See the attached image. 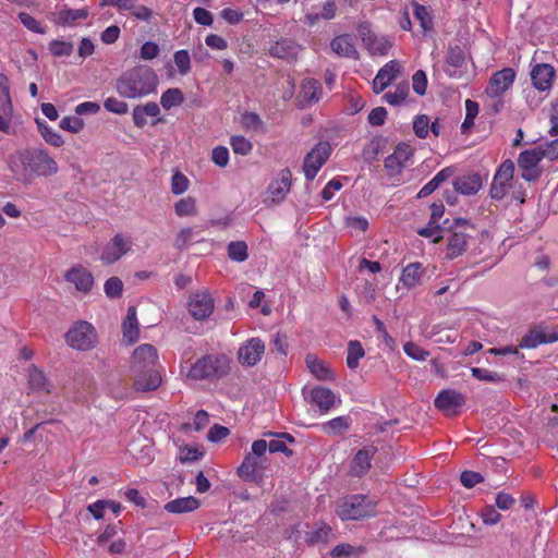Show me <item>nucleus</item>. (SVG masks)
Returning <instances> with one entry per match:
<instances>
[{"mask_svg": "<svg viewBox=\"0 0 558 558\" xmlns=\"http://www.w3.org/2000/svg\"><path fill=\"white\" fill-rule=\"evenodd\" d=\"M8 168L13 178L24 184H31L40 177H52L59 171L58 162L41 146L15 150L8 157Z\"/></svg>", "mask_w": 558, "mask_h": 558, "instance_id": "f257e3e1", "label": "nucleus"}, {"mask_svg": "<svg viewBox=\"0 0 558 558\" xmlns=\"http://www.w3.org/2000/svg\"><path fill=\"white\" fill-rule=\"evenodd\" d=\"M131 372L136 391H153L161 385V365L157 349L153 344L143 343L133 351Z\"/></svg>", "mask_w": 558, "mask_h": 558, "instance_id": "f03ea898", "label": "nucleus"}, {"mask_svg": "<svg viewBox=\"0 0 558 558\" xmlns=\"http://www.w3.org/2000/svg\"><path fill=\"white\" fill-rule=\"evenodd\" d=\"M158 76L147 65H137L123 72L117 80L116 89L124 98H142L156 92Z\"/></svg>", "mask_w": 558, "mask_h": 558, "instance_id": "7ed1b4c3", "label": "nucleus"}, {"mask_svg": "<svg viewBox=\"0 0 558 558\" xmlns=\"http://www.w3.org/2000/svg\"><path fill=\"white\" fill-rule=\"evenodd\" d=\"M229 372V360L223 354H207L190 366H181V374L192 381L219 379Z\"/></svg>", "mask_w": 558, "mask_h": 558, "instance_id": "20e7f679", "label": "nucleus"}, {"mask_svg": "<svg viewBox=\"0 0 558 558\" xmlns=\"http://www.w3.org/2000/svg\"><path fill=\"white\" fill-rule=\"evenodd\" d=\"M267 465L266 440L258 439L253 441L251 451L244 457L236 473L245 482L262 483Z\"/></svg>", "mask_w": 558, "mask_h": 558, "instance_id": "39448f33", "label": "nucleus"}, {"mask_svg": "<svg viewBox=\"0 0 558 558\" xmlns=\"http://www.w3.org/2000/svg\"><path fill=\"white\" fill-rule=\"evenodd\" d=\"M337 515L342 520H361L376 513V502L364 495L345 496L337 501Z\"/></svg>", "mask_w": 558, "mask_h": 558, "instance_id": "423d86ee", "label": "nucleus"}, {"mask_svg": "<svg viewBox=\"0 0 558 558\" xmlns=\"http://www.w3.org/2000/svg\"><path fill=\"white\" fill-rule=\"evenodd\" d=\"M357 34L372 56H386L392 47V38L386 35H377L372 29V24L367 21L359 23Z\"/></svg>", "mask_w": 558, "mask_h": 558, "instance_id": "0eeeda50", "label": "nucleus"}, {"mask_svg": "<svg viewBox=\"0 0 558 558\" xmlns=\"http://www.w3.org/2000/svg\"><path fill=\"white\" fill-rule=\"evenodd\" d=\"M65 337L70 347L82 351L94 348L97 341L95 328L87 322L75 323Z\"/></svg>", "mask_w": 558, "mask_h": 558, "instance_id": "6e6552de", "label": "nucleus"}, {"mask_svg": "<svg viewBox=\"0 0 558 558\" xmlns=\"http://www.w3.org/2000/svg\"><path fill=\"white\" fill-rule=\"evenodd\" d=\"M292 186V172L289 168L278 171L266 190V202L272 205L282 203L290 193Z\"/></svg>", "mask_w": 558, "mask_h": 558, "instance_id": "1a4fd4ad", "label": "nucleus"}, {"mask_svg": "<svg viewBox=\"0 0 558 558\" xmlns=\"http://www.w3.org/2000/svg\"><path fill=\"white\" fill-rule=\"evenodd\" d=\"M331 154V146L328 142H319L308 151L304 158L303 171L306 180L312 181L317 175Z\"/></svg>", "mask_w": 558, "mask_h": 558, "instance_id": "9d476101", "label": "nucleus"}, {"mask_svg": "<svg viewBox=\"0 0 558 558\" xmlns=\"http://www.w3.org/2000/svg\"><path fill=\"white\" fill-rule=\"evenodd\" d=\"M514 173V163L507 159L505 160L496 171L492 185H490V197L496 201L502 199L512 187V179Z\"/></svg>", "mask_w": 558, "mask_h": 558, "instance_id": "9b49d317", "label": "nucleus"}, {"mask_svg": "<svg viewBox=\"0 0 558 558\" xmlns=\"http://www.w3.org/2000/svg\"><path fill=\"white\" fill-rule=\"evenodd\" d=\"M133 240L123 233H117L102 248L100 259L104 264H113L132 251Z\"/></svg>", "mask_w": 558, "mask_h": 558, "instance_id": "f8f14e48", "label": "nucleus"}, {"mask_svg": "<svg viewBox=\"0 0 558 558\" xmlns=\"http://www.w3.org/2000/svg\"><path fill=\"white\" fill-rule=\"evenodd\" d=\"M434 404L447 416H454L465 404V397L454 389H444L436 396Z\"/></svg>", "mask_w": 558, "mask_h": 558, "instance_id": "ddd939ff", "label": "nucleus"}, {"mask_svg": "<svg viewBox=\"0 0 558 558\" xmlns=\"http://www.w3.org/2000/svg\"><path fill=\"white\" fill-rule=\"evenodd\" d=\"M214 300L208 291H196L189 298V313L196 320H202L209 317L214 312Z\"/></svg>", "mask_w": 558, "mask_h": 558, "instance_id": "4468645a", "label": "nucleus"}, {"mask_svg": "<svg viewBox=\"0 0 558 558\" xmlns=\"http://www.w3.org/2000/svg\"><path fill=\"white\" fill-rule=\"evenodd\" d=\"M514 78L515 72L511 68L495 72L486 86V95L490 98L501 97L513 85Z\"/></svg>", "mask_w": 558, "mask_h": 558, "instance_id": "2eb2a0df", "label": "nucleus"}, {"mask_svg": "<svg viewBox=\"0 0 558 558\" xmlns=\"http://www.w3.org/2000/svg\"><path fill=\"white\" fill-rule=\"evenodd\" d=\"M265 354V343L259 338L246 340L238 350V361L242 366H255Z\"/></svg>", "mask_w": 558, "mask_h": 558, "instance_id": "dca6fc26", "label": "nucleus"}, {"mask_svg": "<svg viewBox=\"0 0 558 558\" xmlns=\"http://www.w3.org/2000/svg\"><path fill=\"white\" fill-rule=\"evenodd\" d=\"M413 156V148L405 143L397 145L396 149L385 160V168L389 175L395 177L401 173L402 169L409 166Z\"/></svg>", "mask_w": 558, "mask_h": 558, "instance_id": "f3484780", "label": "nucleus"}, {"mask_svg": "<svg viewBox=\"0 0 558 558\" xmlns=\"http://www.w3.org/2000/svg\"><path fill=\"white\" fill-rule=\"evenodd\" d=\"M545 158L542 146L526 149L519 155L518 165L522 169V178L532 181L537 177V166Z\"/></svg>", "mask_w": 558, "mask_h": 558, "instance_id": "a211bd4d", "label": "nucleus"}, {"mask_svg": "<svg viewBox=\"0 0 558 558\" xmlns=\"http://www.w3.org/2000/svg\"><path fill=\"white\" fill-rule=\"evenodd\" d=\"M64 279L73 284L76 291L87 294L94 287L93 274L82 265H75L64 274Z\"/></svg>", "mask_w": 558, "mask_h": 558, "instance_id": "6ab92c4d", "label": "nucleus"}, {"mask_svg": "<svg viewBox=\"0 0 558 558\" xmlns=\"http://www.w3.org/2000/svg\"><path fill=\"white\" fill-rule=\"evenodd\" d=\"M310 401L315 404L320 414H327L336 403H340V399L326 387L317 386L308 391Z\"/></svg>", "mask_w": 558, "mask_h": 558, "instance_id": "aec40b11", "label": "nucleus"}, {"mask_svg": "<svg viewBox=\"0 0 558 558\" xmlns=\"http://www.w3.org/2000/svg\"><path fill=\"white\" fill-rule=\"evenodd\" d=\"M401 65L398 61L391 60L379 69L375 78L373 80V90L375 94L383 93L391 82L400 73Z\"/></svg>", "mask_w": 558, "mask_h": 558, "instance_id": "412c9836", "label": "nucleus"}, {"mask_svg": "<svg viewBox=\"0 0 558 558\" xmlns=\"http://www.w3.org/2000/svg\"><path fill=\"white\" fill-rule=\"evenodd\" d=\"M330 49L338 57L353 60L359 59V51L355 47L354 38L349 34H342L332 38Z\"/></svg>", "mask_w": 558, "mask_h": 558, "instance_id": "4be33fe9", "label": "nucleus"}, {"mask_svg": "<svg viewBox=\"0 0 558 558\" xmlns=\"http://www.w3.org/2000/svg\"><path fill=\"white\" fill-rule=\"evenodd\" d=\"M465 68L464 51L459 46L449 47L446 56V73L450 77H460Z\"/></svg>", "mask_w": 558, "mask_h": 558, "instance_id": "5701e85b", "label": "nucleus"}, {"mask_svg": "<svg viewBox=\"0 0 558 558\" xmlns=\"http://www.w3.org/2000/svg\"><path fill=\"white\" fill-rule=\"evenodd\" d=\"M376 452L377 448L374 446H365L364 448L360 449L352 460V474L355 476L365 475L371 469V463Z\"/></svg>", "mask_w": 558, "mask_h": 558, "instance_id": "b1692460", "label": "nucleus"}, {"mask_svg": "<svg viewBox=\"0 0 558 558\" xmlns=\"http://www.w3.org/2000/svg\"><path fill=\"white\" fill-rule=\"evenodd\" d=\"M554 77L555 69L547 63L536 64L531 71L533 85L542 92L550 89Z\"/></svg>", "mask_w": 558, "mask_h": 558, "instance_id": "393cba45", "label": "nucleus"}, {"mask_svg": "<svg viewBox=\"0 0 558 558\" xmlns=\"http://www.w3.org/2000/svg\"><path fill=\"white\" fill-rule=\"evenodd\" d=\"M453 189L462 195H474L482 187V179L477 173L457 177L452 181Z\"/></svg>", "mask_w": 558, "mask_h": 558, "instance_id": "a878e982", "label": "nucleus"}, {"mask_svg": "<svg viewBox=\"0 0 558 558\" xmlns=\"http://www.w3.org/2000/svg\"><path fill=\"white\" fill-rule=\"evenodd\" d=\"M301 47L292 39L282 38L276 41L269 49L270 56L284 59L294 60L300 51Z\"/></svg>", "mask_w": 558, "mask_h": 558, "instance_id": "bb28decb", "label": "nucleus"}, {"mask_svg": "<svg viewBox=\"0 0 558 558\" xmlns=\"http://www.w3.org/2000/svg\"><path fill=\"white\" fill-rule=\"evenodd\" d=\"M323 95L320 83L314 78H305L302 82L300 97L303 106H311L317 102Z\"/></svg>", "mask_w": 558, "mask_h": 558, "instance_id": "cd10ccee", "label": "nucleus"}, {"mask_svg": "<svg viewBox=\"0 0 558 558\" xmlns=\"http://www.w3.org/2000/svg\"><path fill=\"white\" fill-rule=\"evenodd\" d=\"M424 275V267L421 263H411L402 270L399 282L407 289L418 286Z\"/></svg>", "mask_w": 558, "mask_h": 558, "instance_id": "c85d7f7f", "label": "nucleus"}, {"mask_svg": "<svg viewBox=\"0 0 558 558\" xmlns=\"http://www.w3.org/2000/svg\"><path fill=\"white\" fill-rule=\"evenodd\" d=\"M333 537L332 529L325 522L314 524L313 529L305 534V542L308 545L326 544Z\"/></svg>", "mask_w": 558, "mask_h": 558, "instance_id": "c756f323", "label": "nucleus"}, {"mask_svg": "<svg viewBox=\"0 0 558 558\" xmlns=\"http://www.w3.org/2000/svg\"><path fill=\"white\" fill-rule=\"evenodd\" d=\"M468 238L464 232H452L447 238L446 258L453 259L460 256L466 250Z\"/></svg>", "mask_w": 558, "mask_h": 558, "instance_id": "7c9ffc66", "label": "nucleus"}, {"mask_svg": "<svg viewBox=\"0 0 558 558\" xmlns=\"http://www.w3.org/2000/svg\"><path fill=\"white\" fill-rule=\"evenodd\" d=\"M305 363L311 374L318 380H333V372L328 365L313 354L305 357Z\"/></svg>", "mask_w": 558, "mask_h": 558, "instance_id": "2f4dec72", "label": "nucleus"}, {"mask_svg": "<svg viewBox=\"0 0 558 558\" xmlns=\"http://www.w3.org/2000/svg\"><path fill=\"white\" fill-rule=\"evenodd\" d=\"M160 113L158 104L150 101L145 105H137L133 108V122L137 128H144L147 124V117L156 118Z\"/></svg>", "mask_w": 558, "mask_h": 558, "instance_id": "473e14b6", "label": "nucleus"}, {"mask_svg": "<svg viewBox=\"0 0 558 558\" xmlns=\"http://www.w3.org/2000/svg\"><path fill=\"white\" fill-rule=\"evenodd\" d=\"M123 339L129 343H134L140 337V328L137 322L136 308L131 306L128 308L126 317L122 324Z\"/></svg>", "mask_w": 558, "mask_h": 558, "instance_id": "72a5a7b5", "label": "nucleus"}, {"mask_svg": "<svg viewBox=\"0 0 558 558\" xmlns=\"http://www.w3.org/2000/svg\"><path fill=\"white\" fill-rule=\"evenodd\" d=\"M88 16V10L82 9H62L60 10L52 22L60 26H72L76 21L84 20Z\"/></svg>", "mask_w": 558, "mask_h": 558, "instance_id": "f704fd0d", "label": "nucleus"}, {"mask_svg": "<svg viewBox=\"0 0 558 558\" xmlns=\"http://www.w3.org/2000/svg\"><path fill=\"white\" fill-rule=\"evenodd\" d=\"M275 436V438L270 439L269 441H266V452H281L287 457H291L293 454V451L289 449L287 442H295L294 437L288 433L276 434Z\"/></svg>", "mask_w": 558, "mask_h": 558, "instance_id": "c9c22d12", "label": "nucleus"}, {"mask_svg": "<svg viewBox=\"0 0 558 558\" xmlns=\"http://www.w3.org/2000/svg\"><path fill=\"white\" fill-rule=\"evenodd\" d=\"M199 507V501L192 496L189 497H181L173 499L171 501H168L165 505V510L170 513H185L196 510Z\"/></svg>", "mask_w": 558, "mask_h": 558, "instance_id": "e433bc0d", "label": "nucleus"}, {"mask_svg": "<svg viewBox=\"0 0 558 558\" xmlns=\"http://www.w3.org/2000/svg\"><path fill=\"white\" fill-rule=\"evenodd\" d=\"M1 93L3 95V102L0 107V131L8 134L10 132L13 107L7 86L1 88Z\"/></svg>", "mask_w": 558, "mask_h": 558, "instance_id": "4c0bfd02", "label": "nucleus"}, {"mask_svg": "<svg viewBox=\"0 0 558 558\" xmlns=\"http://www.w3.org/2000/svg\"><path fill=\"white\" fill-rule=\"evenodd\" d=\"M365 553V547L342 543L330 551V558H360Z\"/></svg>", "mask_w": 558, "mask_h": 558, "instance_id": "58836bf2", "label": "nucleus"}, {"mask_svg": "<svg viewBox=\"0 0 558 558\" xmlns=\"http://www.w3.org/2000/svg\"><path fill=\"white\" fill-rule=\"evenodd\" d=\"M409 83L402 82L395 87V90H389L385 93L383 99L385 102L389 105L399 106L405 101L409 95Z\"/></svg>", "mask_w": 558, "mask_h": 558, "instance_id": "ea45409f", "label": "nucleus"}, {"mask_svg": "<svg viewBox=\"0 0 558 558\" xmlns=\"http://www.w3.org/2000/svg\"><path fill=\"white\" fill-rule=\"evenodd\" d=\"M38 131L45 142L53 147H61L64 144L63 137L43 120L37 119Z\"/></svg>", "mask_w": 558, "mask_h": 558, "instance_id": "a19ab883", "label": "nucleus"}, {"mask_svg": "<svg viewBox=\"0 0 558 558\" xmlns=\"http://www.w3.org/2000/svg\"><path fill=\"white\" fill-rule=\"evenodd\" d=\"M184 100V95L180 88H168L160 97V105L165 110L180 106Z\"/></svg>", "mask_w": 558, "mask_h": 558, "instance_id": "79ce46f5", "label": "nucleus"}, {"mask_svg": "<svg viewBox=\"0 0 558 558\" xmlns=\"http://www.w3.org/2000/svg\"><path fill=\"white\" fill-rule=\"evenodd\" d=\"M174 213L179 217H192L197 215L196 201L192 196L180 198L174 204Z\"/></svg>", "mask_w": 558, "mask_h": 558, "instance_id": "37998d69", "label": "nucleus"}, {"mask_svg": "<svg viewBox=\"0 0 558 558\" xmlns=\"http://www.w3.org/2000/svg\"><path fill=\"white\" fill-rule=\"evenodd\" d=\"M28 383L33 389L49 392L48 381L44 372L35 365L28 367Z\"/></svg>", "mask_w": 558, "mask_h": 558, "instance_id": "c03bdc74", "label": "nucleus"}, {"mask_svg": "<svg viewBox=\"0 0 558 558\" xmlns=\"http://www.w3.org/2000/svg\"><path fill=\"white\" fill-rule=\"evenodd\" d=\"M365 352L360 341L352 340L348 344L347 365L349 368L354 369L357 367L360 360L364 356Z\"/></svg>", "mask_w": 558, "mask_h": 558, "instance_id": "a18cd8bd", "label": "nucleus"}, {"mask_svg": "<svg viewBox=\"0 0 558 558\" xmlns=\"http://www.w3.org/2000/svg\"><path fill=\"white\" fill-rule=\"evenodd\" d=\"M350 426L348 416L335 417L323 425V430L327 434L339 435L347 430Z\"/></svg>", "mask_w": 558, "mask_h": 558, "instance_id": "49530a36", "label": "nucleus"}, {"mask_svg": "<svg viewBox=\"0 0 558 558\" xmlns=\"http://www.w3.org/2000/svg\"><path fill=\"white\" fill-rule=\"evenodd\" d=\"M19 20L23 24L24 27H26L29 32H33L35 34H46L47 28L46 26L32 15L25 12L19 13Z\"/></svg>", "mask_w": 558, "mask_h": 558, "instance_id": "de8ad7c7", "label": "nucleus"}, {"mask_svg": "<svg viewBox=\"0 0 558 558\" xmlns=\"http://www.w3.org/2000/svg\"><path fill=\"white\" fill-rule=\"evenodd\" d=\"M228 256L234 262H244L247 258V245L245 242H230L228 245Z\"/></svg>", "mask_w": 558, "mask_h": 558, "instance_id": "09e8293b", "label": "nucleus"}, {"mask_svg": "<svg viewBox=\"0 0 558 558\" xmlns=\"http://www.w3.org/2000/svg\"><path fill=\"white\" fill-rule=\"evenodd\" d=\"M241 124L247 131L258 132L264 130V123L255 112H244L241 116Z\"/></svg>", "mask_w": 558, "mask_h": 558, "instance_id": "8fccbe9b", "label": "nucleus"}, {"mask_svg": "<svg viewBox=\"0 0 558 558\" xmlns=\"http://www.w3.org/2000/svg\"><path fill=\"white\" fill-rule=\"evenodd\" d=\"M173 61L181 75H186L191 71L190 52L185 49L178 50L173 54Z\"/></svg>", "mask_w": 558, "mask_h": 558, "instance_id": "3c124183", "label": "nucleus"}, {"mask_svg": "<svg viewBox=\"0 0 558 558\" xmlns=\"http://www.w3.org/2000/svg\"><path fill=\"white\" fill-rule=\"evenodd\" d=\"M413 15L420 22L421 27L426 32L432 28V16L426 7L414 2Z\"/></svg>", "mask_w": 558, "mask_h": 558, "instance_id": "603ef678", "label": "nucleus"}, {"mask_svg": "<svg viewBox=\"0 0 558 558\" xmlns=\"http://www.w3.org/2000/svg\"><path fill=\"white\" fill-rule=\"evenodd\" d=\"M230 145L234 154L245 156L253 149L252 143L244 136L235 135L230 138Z\"/></svg>", "mask_w": 558, "mask_h": 558, "instance_id": "864d4df0", "label": "nucleus"}, {"mask_svg": "<svg viewBox=\"0 0 558 558\" xmlns=\"http://www.w3.org/2000/svg\"><path fill=\"white\" fill-rule=\"evenodd\" d=\"M472 376L482 381L489 383H501L505 377L496 372L488 371L486 368L473 367L471 369Z\"/></svg>", "mask_w": 558, "mask_h": 558, "instance_id": "5fc2aeb1", "label": "nucleus"}, {"mask_svg": "<svg viewBox=\"0 0 558 558\" xmlns=\"http://www.w3.org/2000/svg\"><path fill=\"white\" fill-rule=\"evenodd\" d=\"M73 49V45L69 41L54 39L49 44V51L54 57H69Z\"/></svg>", "mask_w": 558, "mask_h": 558, "instance_id": "6e6d98bb", "label": "nucleus"}, {"mask_svg": "<svg viewBox=\"0 0 558 558\" xmlns=\"http://www.w3.org/2000/svg\"><path fill=\"white\" fill-rule=\"evenodd\" d=\"M105 293L110 299L119 298L123 291V282L118 277H110L104 284Z\"/></svg>", "mask_w": 558, "mask_h": 558, "instance_id": "4d7b16f0", "label": "nucleus"}, {"mask_svg": "<svg viewBox=\"0 0 558 558\" xmlns=\"http://www.w3.org/2000/svg\"><path fill=\"white\" fill-rule=\"evenodd\" d=\"M404 353L415 360V361H425L429 356V352L421 348L414 342H407L403 345Z\"/></svg>", "mask_w": 558, "mask_h": 558, "instance_id": "13d9d810", "label": "nucleus"}, {"mask_svg": "<svg viewBox=\"0 0 558 558\" xmlns=\"http://www.w3.org/2000/svg\"><path fill=\"white\" fill-rule=\"evenodd\" d=\"M189 179L182 172L177 171L171 179V192L181 195L189 189Z\"/></svg>", "mask_w": 558, "mask_h": 558, "instance_id": "bf43d9fd", "label": "nucleus"}, {"mask_svg": "<svg viewBox=\"0 0 558 558\" xmlns=\"http://www.w3.org/2000/svg\"><path fill=\"white\" fill-rule=\"evenodd\" d=\"M413 131L418 138H426L429 133V119L426 114H420L413 122Z\"/></svg>", "mask_w": 558, "mask_h": 558, "instance_id": "052dcab7", "label": "nucleus"}, {"mask_svg": "<svg viewBox=\"0 0 558 558\" xmlns=\"http://www.w3.org/2000/svg\"><path fill=\"white\" fill-rule=\"evenodd\" d=\"M545 337L538 331H530L525 335L519 343L520 348L533 349L541 343L546 342Z\"/></svg>", "mask_w": 558, "mask_h": 558, "instance_id": "680f3d73", "label": "nucleus"}, {"mask_svg": "<svg viewBox=\"0 0 558 558\" xmlns=\"http://www.w3.org/2000/svg\"><path fill=\"white\" fill-rule=\"evenodd\" d=\"M59 126L71 133H78L84 128V121L78 117H64L61 119Z\"/></svg>", "mask_w": 558, "mask_h": 558, "instance_id": "e2e57ef3", "label": "nucleus"}, {"mask_svg": "<svg viewBox=\"0 0 558 558\" xmlns=\"http://www.w3.org/2000/svg\"><path fill=\"white\" fill-rule=\"evenodd\" d=\"M104 107L107 111L117 114H124L129 110V106L125 101H122L116 97H109L105 100Z\"/></svg>", "mask_w": 558, "mask_h": 558, "instance_id": "0e129e2a", "label": "nucleus"}, {"mask_svg": "<svg viewBox=\"0 0 558 558\" xmlns=\"http://www.w3.org/2000/svg\"><path fill=\"white\" fill-rule=\"evenodd\" d=\"M194 238V230L193 228H183L178 233L175 240H174V246L179 250H183L187 247V245L192 242Z\"/></svg>", "mask_w": 558, "mask_h": 558, "instance_id": "69168bd1", "label": "nucleus"}, {"mask_svg": "<svg viewBox=\"0 0 558 558\" xmlns=\"http://www.w3.org/2000/svg\"><path fill=\"white\" fill-rule=\"evenodd\" d=\"M211 160L218 167L225 168L229 162V150L225 146H217L213 149Z\"/></svg>", "mask_w": 558, "mask_h": 558, "instance_id": "338daca9", "label": "nucleus"}, {"mask_svg": "<svg viewBox=\"0 0 558 558\" xmlns=\"http://www.w3.org/2000/svg\"><path fill=\"white\" fill-rule=\"evenodd\" d=\"M412 86L416 94L424 95L427 88V77L424 71L418 70L413 74Z\"/></svg>", "mask_w": 558, "mask_h": 558, "instance_id": "774afa93", "label": "nucleus"}]
</instances>
